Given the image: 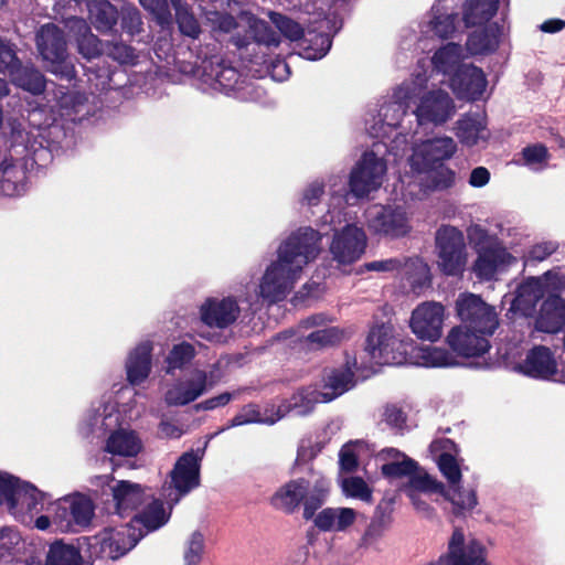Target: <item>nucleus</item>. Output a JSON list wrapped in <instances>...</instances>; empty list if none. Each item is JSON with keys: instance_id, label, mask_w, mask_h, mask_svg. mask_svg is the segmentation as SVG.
Here are the masks:
<instances>
[{"instance_id": "4", "label": "nucleus", "mask_w": 565, "mask_h": 565, "mask_svg": "<svg viewBox=\"0 0 565 565\" xmlns=\"http://www.w3.org/2000/svg\"><path fill=\"white\" fill-rule=\"evenodd\" d=\"M446 343L451 352L443 348H431L425 354L427 365L434 367L452 366L457 364L456 356L476 358L490 349L489 339L480 335L462 323L450 329Z\"/></svg>"}, {"instance_id": "25", "label": "nucleus", "mask_w": 565, "mask_h": 565, "mask_svg": "<svg viewBox=\"0 0 565 565\" xmlns=\"http://www.w3.org/2000/svg\"><path fill=\"white\" fill-rule=\"evenodd\" d=\"M520 371L530 377L546 380L556 374L557 364L547 347L537 345L529 351Z\"/></svg>"}, {"instance_id": "32", "label": "nucleus", "mask_w": 565, "mask_h": 565, "mask_svg": "<svg viewBox=\"0 0 565 565\" xmlns=\"http://www.w3.org/2000/svg\"><path fill=\"white\" fill-rule=\"evenodd\" d=\"M499 9V0H466L462 4V20L466 26L483 25Z\"/></svg>"}, {"instance_id": "3", "label": "nucleus", "mask_w": 565, "mask_h": 565, "mask_svg": "<svg viewBox=\"0 0 565 565\" xmlns=\"http://www.w3.org/2000/svg\"><path fill=\"white\" fill-rule=\"evenodd\" d=\"M470 245L477 253L472 265V271L480 280H491L498 270L509 266L514 257L507 250L497 235L479 224L471 225L467 230Z\"/></svg>"}, {"instance_id": "33", "label": "nucleus", "mask_w": 565, "mask_h": 565, "mask_svg": "<svg viewBox=\"0 0 565 565\" xmlns=\"http://www.w3.org/2000/svg\"><path fill=\"white\" fill-rule=\"evenodd\" d=\"M0 190L9 196L21 195L26 189L25 170L15 164L12 159H6L0 164Z\"/></svg>"}, {"instance_id": "12", "label": "nucleus", "mask_w": 565, "mask_h": 565, "mask_svg": "<svg viewBox=\"0 0 565 565\" xmlns=\"http://www.w3.org/2000/svg\"><path fill=\"white\" fill-rule=\"evenodd\" d=\"M385 171L386 163L383 159L373 151L364 152L350 173V191L356 198L369 195L381 186Z\"/></svg>"}, {"instance_id": "40", "label": "nucleus", "mask_w": 565, "mask_h": 565, "mask_svg": "<svg viewBox=\"0 0 565 565\" xmlns=\"http://www.w3.org/2000/svg\"><path fill=\"white\" fill-rule=\"evenodd\" d=\"M88 12L92 24L99 32L110 31L117 23V10L106 0L90 1Z\"/></svg>"}, {"instance_id": "1", "label": "nucleus", "mask_w": 565, "mask_h": 565, "mask_svg": "<svg viewBox=\"0 0 565 565\" xmlns=\"http://www.w3.org/2000/svg\"><path fill=\"white\" fill-rule=\"evenodd\" d=\"M321 235L312 227H302L291 233L278 248V259L265 271L259 285V295L270 302L286 298L305 265L319 254Z\"/></svg>"}, {"instance_id": "37", "label": "nucleus", "mask_w": 565, "mask_h": 565, "mask_svg": "<svg viewBox=\"0 0 565 565\" xmlns=\"http://www.w3.org/2000/svg\"><path fill=\"white\" fill-rule=\"evenodd\" d=\"M392 335L390 328L381 324L373 327L365 340V351L379 364L390 363V342Z\"/></svg>"}, {"instance_id": "2", "label": "nucleus", "mask_w": 565, "mask_h": 565, "mask_svg": "<svg viewBox=\"0 0 565 565\" xmlns=\"http://www.w3.org/2000/svg\"><path fill=\"white\" fill-rule=\"evenodd\" d=\"M217 50V43L206 44L191 61V45L179 42V56H183L179 58V74L199 81L203 90L213 89L230 95L241 88L245 77Z\"/></svg>"}, {"instance_id": "39", "label": "nucleus", "mask_w": 565, "mask_h": 565, "mask_svg": "<svg viewBox=\"0 0 565 565\" xmlns=\"http://www.w3.org/2000/svg\"><path fill=\"white\" fill-rule=\"evenodd\" d=\"M467 49L471 54H489L499 46L498 24L487 25L481 30L473 31L467 39Z\"/></svg>"}, {"instance_id": "15", "label": "nucleus", "mask_w": 565, "mask_h": 565, "mask_svg": "<svg viewBox=\"0 0 565 565\" xmlns=\"http://www.w3.org/2000/svg\"><path fill=\"white\" fill-rule=\"evenodd\" d=\"M94 511V503L88 497L81 493L65 495L60 498L54 523L61 527L70 529V532H74L77 527L89 525Z\"/></svg>"}, {"instance_id": "54", "label": "nucleus", "mask_w": 565, "mask_h": 565, "mask_svg": "<svg viewBox=\"0 0 565 565\" xmlns=\"http://www.w3.org/2000/svg\"><path fill=\"white\" fill-rule=\"evenodd\" d=\"M438 467L440 472L448 480L449 487L460 483L462 475L455 456L449 452L440 454L438 458Z\"/></svg>"}, {"instance_id": "17", "label": "nucleus", "mask_w": 565, "mask_h": 565, "mask_svg": "<svg viewBox=\"0 0 565 565\" xmlns=\"http://www.w3.org/2000/svg\"><path fill=\"white\" fill-rule=\"evenodd\" d=\"M366 243L367 237L363 228L348 224L334 234L330 252L340 264H352L364 254Z\"/></svg>"}, {"instance_id": "6", "label": "nucleus", "mask_w": 565, "mask_h": 565, "mask_svg": "<svg viewBox=\"0 0 565 565\" xmlns=\"http://www.w3.org/2000/svg\"><path fill=\"white\" fill-rule=\"evenodd\" d=\"M8 77L15 86L33 95L45 89L44 76L33 67H22L13 47L0 39V98L10 93Z\"/></svg>"}, {"instance_id": "7", "label": "nucleus", "mask_w": 565, "mask_h": 565, "mask_svg": "<svg viewBox=\"0 0 565 565\" xmlns=\"http://www.w3.org/2000/svg\"><path fill=\"white\" fill-rule=\"evenodd\" d=\"M117 404V398L107 395L97 405H93L85 414L81 424L79 430L82 435L85 437H100L106 431L122 425L126 420H131L139 416V412H134L131 404L122 405V409H118Z\"/></svg>"}, {"instance_id": "11", "label": "nucleus", "mask_w": 565, "mask_h": 565, "mask_svg": "<svg viewBox=\"0 0 565 565\" xmlns=\"http://www.w3.org/2000/svg\"><path fill=\"white\" fill-rule=\"evenodd\" d=\"M38 50L53 74L70 77L73 66L67 61L66 42L63 32L54 24L43 25L36 34Z\"/></svg>"}, {"instance_id": "46", "label": "nucleus", "mask_w": 565, "mask_h": 565, "mask_svg": "<svg viewBox=\"0 0 565 565\" xmlns=\"http://www.w3.org/2000/svg\"><path fill=\"white\" fill-rule=\"evenodd\" d=\"M248 34L252 41L266 46H278L280 44V35L265 20L250 18L248 20Z\"/></svg>"}, {"instance_id": "49", "label": "nucleus", "mask_w": 565, "mask_h": 565, "mask_svg": "<svg viewBox=\"0 0 565 565\" xmlns=\"http://www.w3.org/2000/svg\"><path fill=\"white\" fill-rule=\"evenodd\" d=\"M418 469V463L414 459L403 455L401 461H392L381 467V472L390 479H398L403 477L412 478L413 473Z\"/></svg>"}, {"instance_id": "50", "label": "nucleus", "mask_w": 565, "mask_h": 565, "mask_svg": "<svg viewBox=\"0 0 565 565\" xmlns=\"http://www.w3.org/2000/svg\"><path fill=\"white\" fill-rule=\"evenodd\" d=\"M205 551V539L200 531H194L185 543L183 565H200Z\"/></svg>"}, {"instance_id": "43", "label": "nucleus", "mask_w": 565, "mask_h": 565, "mask_svg": "<svg viewBox=\"0 0 565 565\" xmlns=\"http://www.w3.org/2000/svg\"><path fill=\"white\" fill-rule=\"evenodd\" d=\"M207 375L205 371L194 370L190 379L179 381V406L194 402L206 391Z\"/></svg>"}, {"instance_id": "52", "label": "nucleus", "mask_w": 565, "mask_h": 565, "mask_svg": "<svg viewBox=\"0 0 565 565\" xmlns=\"http://www.w3.org/2000/svg\"><path fill=\"white\" fill-rule=\"evenodd\" d=\"M342 489L347 497L369 503L372 501V489L361 477H349L343 479Z\"/></svg>"}, {"instance_id": "31", "label": "nucleus", "mask_w": 565, "mask_h": 565, "mask_svg": "<svg viewBox=\"0 0 565 565\" xmlns=\"http://www.w3.org/2000/svg\"><path fill=\"white\" fill-rule=\"evenodd\" d=\"M171 515V508H167L163 502L152 499L147 503L131 520L130 524L136 531L141 530L143 535L163 526Z\"/></svg>"}, {"instance_id": "13", "label": "nucleus", "mask_w": 565, "mask_h": 565, "mask_svg": "<svg viewBox=\"0 0 565 565\" xmlns=\"http://www.w3.org/2000/svg\"><path fill=\"white\" fill-rule=\"evenodd\" d=\"M484 561V545L477 539H466L463 530L456 526L447 543L446 553L430 565H478Z\"/></svg>"}, {"instance_id": "58", "label": "nucleus", "mask_w": 565, "mask_h": 565, "mask_svg": "<svg viewBox=\"0 0 565 565\" xmlns=\"http://www.w3.org/2000/svg\"><path fill=\"white\" fill-rule=\"evenodd\" d=\"M429 24L434 34L440 39H449L456 30L455 15L452 14L436 15Z\"/></svg>"}, {"instance_id": "44", "label": "nucleus", "mask_w": 565, "mask_h": 565, "mask_svg": "<svg viewBox=\"0 0 565 565\" xmlns=\"http://www.w3.org/2000/svg\"><path fill=\"white\" fill-rule=\"evenodd\" d=\"M332 41L326 33L308 32L300 41L303 56L308 60L322 58L330 50Z\"/></svg>"}, {"instance_id": "24", "label": "nucleus", "mask_w": 565, "mask_h": 565, "mask_svg": "<svg viewBox=\"0 0 565 565\" xmlns=\"http://www.w3.org/2000/svg\"><path fill=\"white\" fill-rule=\"evenodd\" d=\"M309 489L310 482L305 478L289 480L273 494L270 503L275 509L292 514L308 495Z\"/></svg>"}, {"instance_id": "30", "label": "nucleus", "mask_w": 565, "mask_h": 565, "mask_svg": "<svg viewBox=\"0 0 565 565\" xmlns=\"http://www.w3.org/2000/svg\"><path fill=\"white\" fill-rule=\"evenodd\" d=\"M151 344L139 343L132 349L126 360L127 381L131 385H139L147 380L151 372Z\"/></svg>"}, {"instance_id": "38", "label": "nucleus", "mask_w": 565, "mask_h": 565, "mask_svg": "<svg viewBox=\"0 0 565 565\" xmlns=\"http://www.w3.org/2000/svg\"><path fill=\"white\" fill-rule=\"evenodd\" d=\"M25 550V542L20 533L13 527L0 530V563L10 564L22 559Z\"/></svg>"}, {"instance_id": "8", "label": "nucleus", "mask_w": 565, "mask_h": 565, "mask_svg": "<svg viewBox=\"0 0 565 565\" xmlns=\"http://www.w3.org/2000/svg\"><path fill=\"white\" fill-rule=\"evenodd\" d=\"M142 536V531H136L130 523L108 525L88 539V550L92 556L115 561L127 554Z\"/></svg>"}, {"instance_id": "19", "label": "nucleus", "mask_w": 565, "mask_h": 565, "mask_svg": "<svg viewBox=\"0 0 565 565\" xmlns=\"http://www.w3.org/2000/svg\"><path fill=\"white\" fill-rule=\"evenodd\" d=\"M455 111L454 100L443 89L430 90L424 94L416 107L415 115L420 125L444 124Z\"/></svg>"}, {"instance_id": "45", "label": "nucleus", "mask_w": 565, "mask_h": 565, "mask_svg": "<svg viewBox=\"0 0 565 565\" xmlns=\"http://www.w3.org/2000/svg\"><path fill=\"white\" fill-rule=\"evenodd\" d=\"M177 405V391L174 387L169 388L164 393L163 404L159 408L160 413V424H159V435L161 437H172L175 431L174 424V406Z\"/></svg>"}, {"instance_id": "60", "label": "nucleus", "mask_w": 565, "mask_h": 565, "mask_svg": "<svg viewBox=\"0 0 565 565\" xmlns=\"http://www.w3.org/2000/svg\"><path fill=\"white\" fill-rule=\"evenodd\" d=\"M384 420L385 423L397 430H403L406 427L407 415L403 408L395 404H387L384 408Z\"/></svg>"}, {"instance_id": "59", "label": "nucleus", "mask_w": 565, "mask_h": 565, "mask_svg": "<svg viewBox=\"0 0 565 565\" xmlns=\"http://www.w3.org/2000/svg\"><path fill=\"white\" fill-rule=\"evenodd\" d=\"M179 32L183 35L195 40L201 33V28L198 20L184 11L179 3Z\"/></svg>"}, {"instance_id": "14", "label": "nucleus", "mask_w": 565, "mask_h": 565, "mask_svg": "<svg viewBox=\"0 0 565 565\" xmlns=\"http://www.w3.org/2000/svg\"><path fill=\"white\" fill-rule=\"evenodd\" d=\"M445 307L440 302L425 301L412 312L409 327L423 341H437L443 334Z\"/></svg>"}, {"instance_id": "18", "label": "nucleus", "mask_w": 565, "mask_h": 565, "mask_svg": "<svg viewBox=\"0 0 565 565\" xmlns=\"http://www.w3.org/2000/svg\"><path fill=\"white\" fill-rule=\"evenodd\" d=\"M369 228L380 235L398 238L411 231L406 212L401 207L379 206L369 212Z\"/></svg>"}, {"instance_id": "41", "label": "nucleus", "mask_w": 565, "mask_h": 565, "mask_svg": "<svg viewBox=\"0 0 565 565\" xmlns=\"http://www.w3.org/2000/svg\"><path fill=\"white\" fill-rule=\"evenodd\" d=\"M434 68L444 75L451 76L456 68L463 65L461 63V47L456 43H447L438 49L433 57Z\"/></svg>"}, {"instance_id": "29", "label": "nucleus", "mask_w": 565, "mask_h": 565, "mask_svg": "<svg viewBox=\"0 0 565 565\" xmlns=\"http://www.w3.org/2000/svg\"><path fill=\"white\" fill-rule=\"evenodd\" d=\"M26 565H88L81 551L71 543L57 540L49 545L44 563L35 557L25 559Z\"/></svg>"}, {"instance_id": "26", "label": "nucleus", "mask_w": 565, "mask_h": 565, "mask_svg": "<svg viewBox=\"0 0 565 565\" xmlns=\"http://www.w3.org/2000/svg\"><path fill=\"white\" fill-rule=\"evenodd\" d=\"M110 489L116 512L120 516L131 513L148 497L139 483L127 480L117 481Z\"/></svg>"}, {"instance_id": "36", "label": "nucleus", "mask_w": 565, "mask_h": 565, "mask_svg": "<svg viewBox=\"0 0 565 565\" xmlns=\"http://www.w3.org/2000/svg\"><path fill=\"white\" fill-rule=\"evenodd\" d=\"M140 450L141 441L136 433L125 428L114 430L105 446V451L122 457H134Z\"/></svg>"}, {"instance_id": "61", "label": "nucleus", "mask_w": 565, "mask_h": 565, "mask_svg": "<svg viewBox=\"0 0 565 565\" xmlns=\"http://www.w3.org/2000/svg\"><path fill=\"white\" fill-rule=\"evenodd\" d=\"M558 248V245L554 242H543L533 245L525 255L526 263H537L543 262L547 257H550L553 253H555Z\"/></svg>"}, {"instance_id": "62", "label": "nucleus", "mask_w": 565, "mask_h": 565, "mask_svg": "<svg viewBox=\"0 0 565 565\" xmlns=\"http://www.w3.org/2000/svg\"><path fill=\"white\" fill-rule=\"evenodd\" d=\"M335 509L326 508L316 515L313 522L320 531H335Z\"/></svg>"}, {"instance_id": "51", "label": "nucleus", "mask_w": 565, "mask_h": 565, "mask_svg": "<svg viewBox=\"0 0 565 565\" xmlns=\"http://www.w3.org/2000/svg\"><path fill=\"white\" fill-rule=\"evenodd\" d=\"M431 173L427 179V188L431 191H445L455 185L456 172L445 166L438 169H431Z\"/></svg>"}, {"instance_id": "9", "label": "nucleus", "mask_w": 565, "mask_h": 565, "mask_svg": "<svg viewBox=\"0 0 565 565\" xmlns=\"http://www.w3.org/2000/svg\"><path fill=\"white\" fill-rule=\"evenodd\" d=\"M28 502L23 511H17L18 521L26 526L45 532H70V529L61 527L55 524V515L57 514V507L60 499L52 501L49 493H45L38 488L31 489L30 494L26 497Z\"/></svg>"}, {"instance_id": "21", "label": "nucleus", "mask_w": 565, "mask_h": 565, "mask_svg": "<svg viewBox=\"0 0 565 565\" xmlns=\"http://www.w3.org/2000/svg\"><path fill=\"white\" fill-rule=\"evenodd\" d=\"M457 151L451 137H436L424 141L412 157L413 164L419 170L428 171L437 163L449 160Z\"/></svg>"}, {"instance_id": "10", "label": "nucleus", "mask_w": 565, "mask_h": 565, "mask_svg": "<svg viewBox=\"0 0 565 565\" xmlns=\"http://www.w3.org/2000/svg\"><path fill=\"white\" fill-rule=\"evenodd\" d=\"M456 310L463 326L486 339L493 335L499 327V318L494 308L486 303L478 295H460L456 301Z\"/></svg>"}, {"instance_id": "55", "label": "nucleus", "mask_w": 565, "mask_h": 565, "mask_svg": "<svg viewBox=\"0 0 565 565\" xmlns=\"http://www.w3.org/2000/svg\"><path fill=\"white\" fill-rule=\"evenodd\" d=\"M342 338L343 331L335 327H330L311 332L307 337V341L322 348L327 345L337 344L342 340Z\"/></svg>"}, {"instance_id": "22", "label": "nucleus", "mask_w": 565, "mask_h": 565, "mask_svg": "<svg viewBox=\"0 0 565 565\" xmlns=\"http://www.w3.org/2000/svg\"><path fill=\"white\" fill-rule=\"evenodd\" d=\"M207 443L179 456V501L201 486V466Z\"/></svg>"}, {"instance_id": "23", "label": "nucleus", "mask_w": 565, "mask_h": 565, "mask_svg": "<svg viewBox=\"0 0 565 565\" xmlns=\"http://www.w3.org/2000/svg\"><path fill=\"white\" fill-rule=\"evenodd\" d=\"M31 483L22 482L18 478L7 472L0 471V504L7 507L9 513L18 521L17 511H23L26 505V497L31 489H35Z\"/></svg>"}, {"instance_id": "53", "label": "nucleus", "mask_w": 565, "mask_h": 565, "mask_svg": "<svg viewBox=\"0 0 565 565\" xmlns=\"http://www.w3.org/2000/svg\"><path fill=\"white\" fill-rule=\"evenodd\" d=\"M480 124L472 118L460 119L457 122V132L459 141L468 147H473L479 141Z\"/></svg>"}, {"instance_id": "5", "label": "nucleus", "mask_w": 565, "mask_h": 565, "mask_svg": "<svg viewBox=\"0 0 565 565\" xmlns=\"http://www.w3.org/2000/svg\"><path fill=\"white\" fill-rule=\"evenodd\" d=\"M437 267L446 276L461 277L468 263L463 233L455 226L441 225L435 235Z\"/></svg>"}, {"instance_id": "47", "label": "nucleus", "mask_w": 565, "mask_h": 565, "mask_svg": "<svg viewBox=\"0 0 565 565\" xmlns=\"http://www.w3.org/2000/svg\"><path fill=\"white\" fill-rule=\"evenodd\" d=\"M271 23L278 29L279 33L286 39L295 42L301 41L305 35L303 28L291 18L275 11L269 12Z\"/></svg>"}, {"instance_id": "64", "label": "nucleus", "mask_w": 565, "mask_h": 565, "mask_svg": "<svg viewBox=\"0 0 565 565\" xmlns=\"http://www.w3.org/2000/svg\"><path fill=\"white\" fill-rule=\"evenodd\" d=\"M324 194V184L315 181L310 183L303 191L302 201L309 206H315L320 202L321 196Z\"/></svg>"}, {"instance_id": "27", "label": "nucleus", "mask_w": 565, "mask_h": 565, "mask_svg": "<svg viewBox=\"0 0 565 565\" xmlns=\"http://www.w3.org/2000/svg\"><path fill=\"white\" fill-rule=\"evenodd\" d=\"M536 324L543 332H558L565 324V299L557 294L548 295L541 305Z\"/></svg>"}, {"instance_id": "57", "label": "nucleus", "mask_w": 565, "mask_h": 565, "mask_svg": "<svg viewBox=\"0 0 565 565\" xmlns=\"http://www.w3.org/2000/svg\"><path fill=\"white\" fill-rule=\"evenodd\" d=\"M411 487L415 490L424 491V492H436L443 493L445 492V484L440 481H437L428 473L418 475L417 471L413 473L409 479Z\"/></svg>"}, {"instance_id": "42", "label": "nucleus", "mask_w": 565, "mask_h": 565, "mask_svg": "<svg viewBox=\"0 0 565 565\" xmlns=\"http://www.w3.org/2000/svg\"><path fill=\"white\" fill-rule=\"evenodd\" d=\"M443 497L452 505V514L463 516L470 512L478 503L475 490H465L460 483L445 489Z\"/></svg>"}, {"instance_id": "63", "label": "nucleus", "mask_w": 565, "mask_h": 565, "mask_svg": "<svg viewBox=\"0 0 565 565\" xmlns=\"http://www.w3.org/2000/svg\"><path fill=\"white\" fill-rule=\"evenodd\" d=\"M233 398V395L228 392L221 393L216 396H213L211 398H207L201 403H198L193 406L195 412L200 411H212L217 407H222L227 405L231 399Z\"/></svg>"}, {"instance_id": "48", "label": "nucleus", "mask_w": 565, "mask_h": 565, "mask_svg": "<svg viewBox=\"0 0 565 565\" xmlns=\"http://www.w3.org/2000/svg\"><path fill=\"white\" fill-rule=\"evenodd\" d=\"M522 164L533 169L542 170L550 159L547 147L543 143L529 145L520 152Z\"/></svg>"}, {"instance_id": "35", "label": "nucleus", "mask_w": 565, "mask_h": 565, "mask_svg": "<svg viewBox=\"0 0 565 565\" xmlns=\"http://www.w3.org/2000/svg\"><path fill=\"white\" fill-rule=\"evenodd\" d=\"M71 33L76 35L78 52L86 58H94L102 53L100 41L90 32L87 23L79 18L67 21Z\"/></svg>"}, {"instance_id": "56", "label": "nucleus", "mask_w": 565, "mask_h": 565, "mask_svg": "<svg viewBox=\"0 0 565 565\" xmlns=\"http://www.w3.org/2000/svg\"><path fill=\"white\" fill-rule=\"evenodd\" d=\"M209 21L214 34H228L238 26L236 19L226 12H212L210 13Z\"/></svg>"}, {"instance_id": "20", "label": "nucleus", "mask_w": 565, "mask_h": 565, "mask_svg": "<svg viewBox=\"0 0 565 565\" xmlns=\"http://www.w3.org/2000/svg\"><path fill=\"white\" fill-rule=\"evenodd\" d=\"M450 87L459 99L477 100L486 87L487 78L483 71L473 64H465L456 68L449 78Z\"/></svg>"}, {"instance_id": "16", "label": "nucleus", "mask_w": 565, "mask_h": 565, "mask_svg": "<svg viewBox=\"0 0 565 565\" xmlns=\"http://www.w3.org/2000/svg\"><path fill=\"white\" fill-rule=\"evenodd\" d=\"M200 319L211 329H226L234 324L241 315V308L235 297H209L200 306Z\"/></svg>"}, {"instance_id": "28", "label": "nucleus", "mask_w": 565, "mask_h": 565, "mask_svg": "<svg viewBox=\"0 0 565 565\" xmlns=\"http://www.w3.org/2000/svg\"><path fill=\"white\" fill-rule=\"evenodd\" d=\"M394 498H383L375 508L374 514L361 537V545L375 544L393 522Z\"/></svg>"}, {"instance_id": "34", "label": "nucleus", "mask_w": 565, "mask_h": 565, "mask_svg": "<svg viewBox=\"0 0 565 565\" xmlns=\"http://www.w3.org/2000/svg\"><path fill=\"white\" fill-rule=\"evenodd\" d=\"M355 385L354 373L350 367L333 369L324 376L323 402H331Z\"/></svg>"}]
</instances>
